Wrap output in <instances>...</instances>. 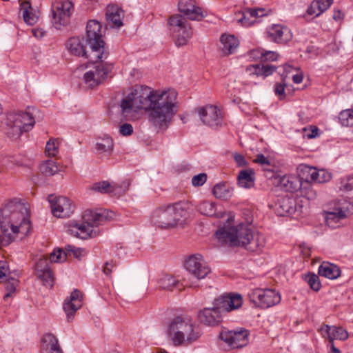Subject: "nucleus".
<instances>
[{"instance_id":"1","label":"nucleus","mask_w":353,"mask_h":353,"mask_svg":"<svg viewBox=\"0 0 353 353\" xmlns=\"http://www.w3.org/2000/svg\"><path fill=\"white\" fill-rule=\"evenodd\" d=\"M176 92H160L146 85H136L120 102L121 114L125 120H134L139 110L148 112L149 122L158 130L165 131L171 123Z\"/></svg>"},{"instance_id":"2","label":"nucleus","mask_w":353,"mask_h":353,"mask_svg":"<svg viewBox=\"0 0 353 353\" xmlns=\"http://www.w3.org/2000/svg\"><path fill=\"white\" fill-rule=\"evenodd\" d=\"M0 246H7L30 232L29 207L19 199H13L3 205L0 210Z\"/></svg>"},{"instance_id":"3","label":"nucleus","mask_w":353,"mask_h":353,"mask_svg":"<svg viewBox=\"0 0 353 353\" xmlns=\"http://www.w3.org/2000/svg\"><path fill=\"white\" fill-rule=\"evenodd\" d=\"M216 236L221 242L231 246H242L250 252L257 251L265 245L263 236L243 223L220 228L216 232Z\"/></svg>"},{"instance_id":"4","label":"nucleus","mask_w":353,"mask_h":353,"mask_svg":"<svg viewBox=\"0 0 353 353\" xmlns=\"http://www.w3.org/2000/svg\"><path fill=\"white\" fill-rule=\"evenodd\" d=\"M112 215V212L105 210L99 211L87 210L82 215L83 222L81 223L72 222L68 231L71 235L81 239L94 237L96 236V232H93V228L106 221H110Z\"/></svg>"},{"instance_id":"5","label":"nucleus","mask_w":353,"mask_h":353,"mask_svg":"<svg viewBox=\"0 0 353 353\" xmlns=\"http://www.w3.org/2000/svg\"><path fill=\"white\" fill-rule=\"evenodd\" d=\"M168 334L176 346L185 342L190 343L201 336L199 327L191 319L181 316L175 317L170 322Z\"/></svg>"},{"instance_id":"6","label":"nucleus","mask_w":353,"mask_h":353,"mask_svg":"<svg viewBox=\"0 0 353 353\" xmlns=\"http://www.w3.org/2000/svg\"><path fill=\"white\" fill-rule=\"evenodd\" d=\"M86 45L90 48V59H107L109 53L105 50L101 26L97 20H90L86 26Z\"/></svg>"},{"instance_id":"7","label":"nucleus","mask_w":353,"mask_h":353,"mask_svg":"<svg viewBox=\"0 0 353 353\" xmlns=\"http://www.w3.org/2000/svg\"><path fill=\"white\" fill-rule=\"evenodd\" d=\"M170 30L175 37V44L178 47L188 43L192 36L190 23L181 14H174L169 19Z\"/></svg>"},{"instance_id":"8","label":"nucleus","mask_w":353,"mask_h":353,"mask_svg":"<svg viewBox=\"0 0 353 353\" xmlns=\"http://www.w3.org/2000/svg\"><path fill=\"white\" fill-rule=\"evenodd\" d=\"M250 301L262 308H268L280 303V294L272 289L255 288L248 293Z\"/></svg>"},{"instance_id":"9","label":"nucleus","mask_w":353,"mask_h":353,"mask_svg":"<svg viewBox=\"0 0 353 353\" xmlns=\"http://www.w3.org/2000/svg\"><path fill=\"white\" fill-rule=\"evenodd\" d=\"M74 12V5L70 0H59L52 9V23L57 29L66 26Z\"/></svg>"},{"instance_id":"10","label":"nucleus","mask_w":353,"mask_h":353,"mask_svg":"<svg viewBox=\"0 0 353 353\" xmlns=\"http://www.w3.org/2000/svg\"><path fill=\"white\" fill-rule=\"evenodd\" d=\"M105 59H90V60L97 62L94 69L86 72L83 76L85 83L90 88H94L100 84L112 70V65L103 62Z\"/></svg>"},{"instance_id":"11","label":"nucleus","mask_w":353,"mask_h":353,"mask_svg":"<svg viewBox=\"0 0 353 353\" xmlns=\"http://www.w3.org/2000/svg\"><path fill=\"white\" fill-rule=\"evenodd\" d=\"M197 113L202 123L214 129L221 127L223 123L221 110L213 105H206L197 109Z\"/></svg>"},{"instance_id":"12","label":"nucleus","mask_w":353,"mask_h":353,"mask_svg":"<svg viewBox=\"0 0 353 353\" xmlns=\"http://www.w3.org/2000/svg\"><path fill=\"white\" fill-rule=\"evenodd\" d=\"M172 210H173L169 205H163L156 208L151 214V223L162 229L174 228L176 225Z\"/></svg>"},{"instance_id":"13","label":"nucleus","mask_w":353,"mask_h":353,"mask_svg":"<svg viewBox=\"0 0 353 353\" xmlns=\"http://www.w3.org/2000/svg\"><path fill=\"white\" fill-rule=\"evenodd\" d=\"M219 336L231 348H241L248 343L249 332L242 327L232 330H223Z\"/></svg>"},{"instance_id":"14","label":"nucleus","mask_w":353,"mask_h":353,"mask_svg":"<svg viewBox=\"0 0 353 353\" xmlns=\"http://www.w3.org/2000/svg\"><path fill=\"white\" fill-rule=\"evenodd\" d=\"M48 201L54 216L59 218L69 217L73 212L74 206L72 201L65 196L49 195Z\"/></svg>"},{"instance_id":"15","label":"nucleus","mask_w":353,"mask_h":353,"mask_svg":"<svg viewBox=\"0 0 353 353\" xmlns=\"http://www.w3.org/2000/svg\"><path fill=\"white\" fill-rule=\"evenodd\" d=\"M184 265L186 270L198 279H204L210 272L208 266L203 263L202 256L199 254L188 257Z\"/></svg>"},{"instance_id":"16","label":"nucleus","mask_w":353,"mask_h":353,"mask_svg":"<svg viewBox=\"0 0 353 353\" xmlns=\"http://www.w3.org/2000/svg\"><path fill=\"white\" fill-rule=\"evenodd\" d=\"M178 8L181 13L192 21H201L206 15V12L196 5L194 0H179Z\"/></svg>"},{"instance_id":"17","label":"nucleus","mask_w":353,"mask_h":353,"mask_svg":"<svg viewBox=\"0 0 353 353\" xmlns=\"http://www.w3.org/2000/svg\"><path fill=\"white\" fill-rule=\"evenodd\" d=\"M82 306V298L81 292L77 289L74 290L63 303V310L66 314L67 320L71 321L76 313Z\"/></svg>"},{"instance_id":"18","label":"nucleus","mask_w":353,"mask_h":353,"mask_svg":"<svg viewBox=\"0 0 353 353\" xmlns=\"http://www.w3.org/2000/svg\"><path fill=\"white\" fill-rule=\"evenodd\" d=\"M236 20L243 26H250L255 22V19L265 15L263 8H245L236 14Z\"/></svg>"},{"instance_id":"19","label":"nucleus","mask_w":353,"mask_h":353,"mask_svg":"<svg viewBox=\"0 0 353 353\" xmlns=\"http://www.w3.org/2000/svg\"><path fill=\"white\" fill-rule=\"evenodd\" d=\"M21 127V125H19L17 116L12 112L8 114L3 126V130L7 137L12 139H18L23 132H25Z\"/></svg>"},{"instance_id":"20","label":"nucleus","mask_w":353,"mask_h":353,"mask_svg":"<svg viewBox=\"0 0 353 353\" xmlns=\"http://www.w3.org/2000/svg\"><path fill=\"white\" fill-rule=\"evenodd\" d=\"M320 332L324 338H327L330 342L334 340L345 341L348 338L347 332L341 327L323 324Z\"/></svg>"},{"instance_id":"21","label":"nucleus","mask_w":353,"mask_h":353,"mask_svg":"<svg viewBox=\"0 0 353 353\" xmlns=\"http://www.w3.org/2000/svg\"><path fill=\"white\" fill-rule=\"evenodd\" d=\"M270 39L277 43H284L290 41L292 34L287 27L281 25H273L267 32Z\"/></svg>"},{"instance_id":"22","label":"nucleus","mask_w":353,"mask_h":353,"mask_svg":"<svg viewBox=\"0 0 353 353\" xmlns=\"http://www.w3.org/2000/svg\"><path fill=\"white\" fill-rule=\"evenodd\" d=\"M198 319L201 323L214 326L221 321L222 314L214 305L212 307H206L201 310Z\"/></svg>"},{"instance_id":"23","label":"nucleus","mask_w":353,"mask_h":353,"mask_svg":"<svg viewBox=\"0 0 353 353\" xmlns=\"http://www.w3.org/2000/svg\"><path fill=\"white\" fill-rule=\"evenodd\" d=\"M278 185L285 192H293L301 188V179L293 175L278 176Z\"/></svg>"},{"instance_id":"24","label":"nucleus","mask_w":353,"mask_h":353,"mask_svg":"<svg viewBox=\"0 0 353 353\" xmlns=\"http://www.w3.org/2000/svg\"><path fill=\"white\" fill-rule=\"evenodd\" d=\"M66 46L73 55L90 59V52L86 50L85 46L79 37L70 38L67 41Z\"/></svg>"},{"instance_id":"25","label":"nucleus","mask_w":353,"mask_h":353,"mask_svg":"<svg viewBox=\"0 0 353 353\" xmlns=\"http://www.w3.org/2000/svg\"><path fill=\"white\" fill-rule=\"evenodd\" d=\"M105 15L107 21L112 23L115 27L119 28L123 26V11L117 5H108Z\"/></svg>"},{"instance_id":"26","label":"nucleus","mask_w":353,"mask_h":353,"mask_svg":"<svg viewBox=\"0 0 353 353\" xmlns=\"http://www.w3.org/2000/svg\"><path fill=\"white\" fill-rule=\"evenodd\" d=\"M275 207L280 216L292 214L295 210L294 200L288 196L279 197L275 203Z\"/></svg>"},{"instance_id":"27","label":"nucleus","mask_w":353,"mask_h":353,"mask_svg":"<svg viewBox=\"0 0 353 353\" xmlns=\"http://www.w3.org/2000/svg\"><path fill=\"white\" fill-rule=\"evenodd\" d=\"M319 275L329 279H336L341 274L340 268L335 264L323 262L318 270Z\"/></svg>"},{"instance_id":"28","label":"nucleus","mask_w":353,"mask_h":353,"mask_svg":"<svg viewBox=\"0 0 353 353\" xmlns=\"http://www.w3.org/2000/svg\"><path fill=\"white\" fill-rule=\"evenodd\" d=\"M20 9L23 14L25 22L30 26L35 24L39 19V16L35 10L32 7L28 1H24L20 4Z\"/></svg>"},{"instance_id":"29","label":"nucleus","mask_w":353,"mask_h":353,"mask_svg":"<svg viewBox=\"0 0 353 353\" xmlns=\"http://www.w3.org/2000/svg\"><path fill=\"white\" fill-rule=\"evenodd\" d=\"M57 349H61L57 338L51 333L44 334L41 340V353H52L51 350Z\"/></svg>"},{"instance_id":"30","label":"nucleus","mask_w":353,"mask_h":353,"mask_svg":"<svg viewBox=\"0 0 353 353\" xmlns=\"http://www.w3.org/2000/svg\"><path fill=\"white\" fill-rule=\"evenodd\" d=\"M334 0H315L313 1L307 9L309 15L319 17L327 10L332 4Z\"/></svg>"},{"instance_id":"31","label":"nucleus","mask_w":353,"mask_h":353,"mask_svg":"<svg viewBox=\"0 0 353 353\" xmlns=\"http://www.w3.org/2000/svg\"><path fill=\"white\" fill-rule=\"evenodd\" d=\"M12 113L17 116L19 125H21L22 130H23L24 132H28L33 128L35 120L32 112H18Z\"/></svg>"},{"instance_id":"32","label":"nucleus","mask_w":353,"mask_h":353,"mask_svg":"<svg viewBox=\"0 0 353 353\" xmlns=\"http://www.w3.org/2000/svg\"><path fill=\"white\" fill-rule=\"evenodd\" d=\"M276 67L270 64H259L250 65L247 67L246 70L250 74H256V76H263L264 77L272 74Z\"/></svg>"},{"instance_id":"33","label":"nucleus","mask_w":353,"mask_h":353,"mask_svg":"<svg viewBox=\"0 0 353 353\" xmlns=\"http://www.w3.org/2000/svg\"><path fill=\"white\" fill-rule=\"evenodd\" d=\"M113 147V140L109 137H105L98 140L95 144L97 153L103 157H109L111 155Z\"/></svg>"},{"instance_id":"34","label":"nucleus","mask_w":353,"mask_h":353,"mask_svg":"<svg viewBox=\"0 0 353 353\" xmlns=\"http://www.w3.org/2000/svg\"><path fill=\"white\" fill-rule=\"evenodd\" d=\"M220 41L223 45V53L226 55L234 53L239 44L238 39L234 35L223 34Z\"/></svg>"},{"instance_id":"35","label":"nucleus","mask_w":353,"mask_h":353,"mask_svg":"<svg viewBox=\"0 0 353 353\" xmlns=\"http://www.w3.org/2000/svg\"><path fill=\"white\" fill-rule=\"evenodd\" d=\"M254 172L252 169L241 170L237 176L238 184L244 188H250L254 185Z\"/></svg>"},{"instance_id":"36","label":"nucleus","mask_w":353,"mask_h":353,"mask_svg":"<svg viewBox=\"0 0 353 353\" xmlns=\"http://www.w3.org/2000/svg\"><path fill=\"white\" fill-rule=\"evenodd\" d=\"M168 205L173 210H172V214L175 219L176 225H177L181 219L186 216L188 214V210L190 208V205L185 201Z\"/></svg>"},{"instance_id":"37","label":"nucleus","mask_w":353,"mask_h":353,"mask_svg":"<svg viewBox=\"0 0 353 353\" xmlns=\"http://www.w3.org/2000/svg\"><path fill=\"white\" fill-rule=\"evenodd\" d=\"M37 275L43 281L46 287H52L54 283L53 274L51 270L46 266L43 269H39V265L37 266Z\"/></svg>"},{"instance_id":"38","label":"nucleus","mask_w":353,"mask_h":353,"mask_svg":"<svg viewBox=\"0 0 353 353\" xmlns=\"http://www.w3.org/2000/svg\"><path fill=\"white\" fill-rule=\"evenodd\" d=\"M233 189L225 183H219L214 186V195L221 199L227 200L232 195Z\"/></svg>"},{"instance_id":"39","label":"nucleus","mask_w":353,"mask_h":353,"mask_svg":"<svg viewBox=\"0 0 353 353\" xmlns=\"http://www.w3.org/2000/svg\"><path fill=\"white\" fill-rule=\"evenodd\" d=\"M159 287L165 290H172L174 288H178L179 281L172 275L165 274L158 281Z\"/></svg>"},{"instance_id":"40","label":"nucleus","mask_w":353,"mask_h":353,"mask_svg":"<svg viewBox=\"0 0 353 353\" xmlns=\"http://www.w3.org/2000/svg\"><path fill=\"white\" fill-rule=\"evenodd\" d=\"M301 172H303L301 179L309 182H318L317 174H319V170L307 165H302Z\"/></svg>"},{"instance_id":"41","label":"nucleus","mask_w":353,"mask_h":353,"mask_svg":"<svg viewBox=\"0 0 353 353\" xmlns=\"http://www.w3.org/2000/svg\"><path fill=\"white\" fill-rule=\"evenodd\" d=\"M198 211L206 216H214L216 214V205L213 202L204 201L197 206Z\"/></svg>"},{"instance_id":"42","label":"nucleus","mask_w":353,"mask_h":353,"mask_svg":"<svg viewBox=\"0 0 353 353\" xmlns=\"http://www.w3.org/2000/svg\"><path fill=\"white\" fill-rule=\"evenodd\" d=\"M91 190L101 194H106L113 192L115 190V187L108 181H103L94 183Z\"/></svg>"},{"instance_id":"43","label":"nucleus","mask_w":353,"mask_h":353,"mask_svg":"<svg viewBox=\"0 0 353 353\" xmlns=\"http://www.w3.org/2000/svg\"><path fill=\"white\" fill-rule=\"evenodd\" d=\"M40 171L46 176H52L59 171V168L54 161L48 160L40 165Z\"/></svg>"},{"instance_id":"44","label":"nucleus","mask_w":353,"mask_h":353,"mask_svg":"<svg viewBox=\"0 0 353 353\" xmlns=\"http://www.w3.org/2000/svg\"><path fill=\"white\" fill-rule=\"evenodd\" d=\"M228 301V307L230 312L241 307L243 304L242 296L239 294H228L226 298Z\"/></svg>"},{"instance_id":"45","label":"nucleus","mask_w":353,"mask_h":353,"mask_svg":"<svg viewBox=\"0 0 353 353\" xmlns=\"http://www.w3.org/2000/svg\"><path fill=\"white\" fill-rule=\"evenodd\" d=\"M3 283L5 285V289L6 291V293L3 296V299L4 300H6L15 292L16 288L19 284V280L12 276H10L6 279Z\"/></svg>"},{"instance_id":"46","label":"nucleus","mask_w":353,"mask_h":353,"mask_svg":"<svg viewBox=\"0 0 353 353\" xmlns=\"http://www.w3.org/2000/svg\"><path fill=\"white\" fill-rule=\"evenodd\" d=\"M304 279L314 291L318 292L321 289V284L317 274L308 273L304 276Z\"/></svg>"},{"instance_id":"47","label":"nucleus","mask_w":353,"mask_h":353,"mask_svg":"<svg viewBox=\"0 0 353 353\" xmlns=\"http://www.w3.org/2000/svg\"><path fill=\"white\" fill-rule=\"evenodd\" d=\"M226 294L222 295L220 297L216 299L214 301L213 305L216 307V308L219 311V312L223 315L224 313H227L230 312L228 307V301L227 300Z\"/></svg>"},{"instance_id":"48","label":"nucleus","mask_w":353,"mask_h":353,"mask_svg":"<svg viewBox=\"0 0 353 353\" xmlns=\"http://www.w3.org/2000/svg\"><path fill=\"white\" fill-rule=\"evenodd\" d=\"M340 190L347 193L353 199V176H349L341 179Z\"/></svg>"},{"instance_id":"49","label":"nucleus","mask_w":353,"mask_h":353,"mask_svg":"<svg viewBox=\"0 0 353 353\" xmlns=\"http://www.w3.org/2000/svg\"><path fill=\"white\" fill-rule=\"evenodd\" d=\"M340 123L343 126H353V110H345L339 114Z\"/></svg>"},{"instance_id":"50","label":"nucleus","mask_w":353,"mask_h":353,"mask_svg":"<svg viewBox=\"0 0 353 353\" xmlns=\"http://www.w3.org/2000/svg\"><path fill=\"white\" fill-rule=\"evenodd\" d=\"M83 251L84 250L81 248H76L72 245H68L65 247L63 260H65L68 255H73L74 258L79 259L82 256Z\"/></svg>"},{"instance_id":"51","label":"nucleus","mask_w":353,"mask_h":353,"mask_svg":"<svg viewBox=\"0 0 353 353\" xmlns=\"http://www.w3.org/2000/svg\"><path fill=\"white\" fill-rule=\"evenodd\" d=\"M10 276V272L8 263L6 261H0V283H3Z\"/></svg>"},{"instance_id":"52","label":"nucleus","mask_w":353,"mask_h":353,"mask_svg":"<svg viewBox=\"0 0 353 353\" xmlns=\"http://www.w3.org/2000/svg\"><path fill=\"white\" fill-rule=\"evenodd\" d=\"M256 52H260L261 61H275L278 57V54L274 51L264 50L263 51H256Z\"/></svg>"},{"instance_id":"53","label":"nucleus","mask_w":353,"mask_h":353,"mask_svg":"<svg viewBox=\"0 0 353 353\" xmlns=\"http://www.w3.org/2000/svg\"><path fill=\"white\" fill-rule=\"evenodd\" d=\"M58 152V148L56 145L55 141L51 139L47 142L46 146V153L48 156L54 157Z\"/></svg>"},{"instance_id":"54","label":"nucleus","mask_w":353,"mask_h":353,"mask_svg":"<svg viewBox=\"0 0 353 353\" xmlns=\"http://www.w3.org/2000/svg\"><path fill=\"white\" fill-rule=\"evenodd\" d=\"M207 180V175L205 173H201L194 176L192 179V184L194 186H201L205 183Z\"/></svg>"},{"instance_id":"55","label":"nucleus","mask_w":353,"mask_h":353,"mask_svg":"<svg viewBox=\"0 0 353 353\" xmlns=\"http://www.w3.org/2000/svg\"><path fill=\"white\" fill-rule=\"evenodd\" d=\"M318 183H323L329 181L331 178V174L325 170H319Z\"/></svg>"},{"instance_id":"56","label":"nucleus","mask_w":353,"mask_h":353,"mask_svg":"<svg viewBox=\"0 0 353 353\" xmlns=\"http://www.w3.org/2000/svg\"><path fill=\"white\" fill-rule=\"evenodd\" d=\"M119 133L124 137L130 136L133 133V127L131 124L125 123L120 125Z\"/></svg>"},{"instance_id":"57","label":"nucleus","mask_w":353,"mask_h":353,"mask_svg":"<svg viewBox=\"0 0 353 353\" xmlns=\"http://www.w3.org/2000/svg\"><path fill=\"white\" fill-rule=\"evenodd\" d=\"M64 254V252L61 249L54 250L53 252H52L50 255V260L52 262H60L61 261H64L62 259V254Z\"/></svg>"},{"instance_id":"58","label":"nucleus","mask_w":353,"mask_h":353,"mask_svg":"<svg viewBox=\"0 0 353 353\" xmlns=\"http://www.w3.org/2000/svg\"><path fill=\"white\" fill-rule=\"evenodd\" d=\"M232 156L238 167H245L247 165L248 161L244 156L239 153H234Z\"/></svg>"},{"instance_id":"59","label":"nucleus","mask_w":353,"mask_h":353,"mask_svg":"<svg viewBox=\"0 0 353 353\" xmlns=\"http://www.w3.org/2000/svg\"><path fill=\"white\" fill-rule=\"evenodd\" d=\"M285 86L284 83H277L275 84L274 87V93L276 95L279 96L280 99H283L285 97Z\"/></svg>"},{"instance_id":"60","label":"nucleus","mask_w":353,"mask_h":353,"mask_svg":"<svg viewBox=\"0 0 353 353\" xmlns=\"http://www.w3.org/2000/svg\"><path fill=\"white\" fill-rule=\"evenodd\" d=\"M254 162L261 165H269L270 164L269 159L262 154H258L256 156Z\"/></svg>"},{"instance_id":"61","label":"nucleus","mask_w":353,"mask_h":353,"mask_svg":"<svg viewBox=\"0 0 353 353\" xmlns=\"http://www.w3.org/2000/svg\"><path fill=\"white\" fill-rule=\"evenodd\" d=\"M343 17H344V14L340 10H336V9L334 10L332 18L336 21H339L342 20L343 19Z\"/></svg>"},{"instance_id":"62","label":"nucleus","mask_w":353,"mask_h":353,"mask_svg":"<svg viewBox=\"0 0 353 353\" xmlns=\"http://www.w3.org/2000/svg\"><path fill=\"white\" fill-rule=\"evenodd\" d=\"M114 267V265L112 262H106L103 267V272L107 276H110L112 273V269Z\"/></svg>"},{"instance_id":"63","label":"nucleus","mask_w":353,"mask_h":353,"mask_svg":"<svg viewBox=\"0 0 353 353\" xmlns=\"http://www.w3.org/2000/svg\"><path fill=\"white\" fill-rule=\"evenodd\" d=\"M330 214H333L339 219H343L346 216L345 211H343L341 209H335V210L333 212H331Z\"/></svg>"},{"instance_id":"64","label":"nucleus","mask_w":353,"mask_h":353,"mask_svg":"<svg viewBox=\"0 0 353 353\" xmlns=\"http://www.w3.org/2000/svg\"><path fill=\"white\" fill-rule=\"evenodd\" d=\"M303 76L301 73L293 75L292 80L294 83H300L303 81Z\"/></svg>"}]
</instances>
